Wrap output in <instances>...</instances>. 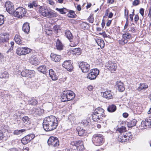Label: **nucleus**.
<instances>
[{
  "label": "nucleus",
  "instance_id": "obj_1",
  "mask_svg": "<svg viewBox=\"0 0 151 151\" xmlns=\"http://www.w3.org/2000/svg\"><path fill=\"white\" fill-rule=\"evenodd\" d=\"M58 124L57 119L54 116L45 118L43 123V128L46 131H50L56 128Z\"/></svg>",
  "mask_w": 151,
  "mask_h": 151
},
{
  "label": "nucleus",
  "instance_id": "obj_2",
  "mask_svg": "<svg viewBox=\"0 0 151 151\" xmlns=\"http://www.w3.org/2000/svg\"><path fill=\"white\" fill-rule=\"evenodd\" d=\"M105 116L104 110L100 107L96 109L92 114V119L95 122L104 118Z\"/></svg>",
  "mask_w": 151,
  "mask_h": 151
},
{
  "label": "nucleus",
  "instance_id": "obj_3",
  "mask_svg": "<svg viewBox=\"0 0 151 151\" xmlns=\"http://www.w3.org/2000/svg\"><path fill=\"white\" fill-rule=\"evenodd\" d=\"M75 96V94L72 91L69 90L65 91L61 95V100L63 102L69 101L73 99Z\"/></svg>",
  "mask_w": 151,
  "mask_h": 151
},
{
  "label": "nucleus",
  "instance_id": "obj_4",
  "mask_svg": "<svg viewBox=\"0 0 151 151\" xmlns=\"http://www.w3.org/2000/svg\"><path fill=\"white\" fill-rule=\"evenodd\" d=\"M26 13V11L24 8L19 7L14 10L12 14L14 17L21 18L24 17Z\"/></svg>",
  "mask_w": 151,
  "mask_h": 151
},
{
  "label": "nucleus",
  "instance_id": "obj_5",
  "mask_svg": "<svg viewBox=\"0 0 151 151\" xmlns=\"http://www.w3.org/2000/svg\"><path fill=\"white\" fill-rule=\"evenodd\" d=\"M93 143L96 146L101 145L103 142V138L102 135L100 134H94L92 138Z\"/></svg>",
  "mask_w": 151,
  "mask_h": 151
},
{
  "label": "nucleus",
  "instance_id": "obj_6",
  "mask_svg": "<svg viewBox=\"0 0 151 151\" xmlns=\"http://www.w3.org/2000/svg\"><path fill=\"white\" fill-rule=\"evenodd\" d=\"M70 145L75 146L78 151H82L84 149L83 143V141L80 140L72 142Z\"/></svg>",
  "mask_w": 151,
  "mask_h": 151
},
{
  "label": "nucleus",
  "instance_id": "obj_7",
  "mask_svg": "<svg viewBox=\"0 0 151 151\" xmlns=\"http://www.w3.org/2000/svg\"><path fill=\"white\" fill-rule=\"evenodd\" d=\"M31 49L27 47H19L16 50V53L19 55H25L31 51Z\"/></svg>",
  "mask_w": 151,
  "mask_h": 151
},
{
  "label": "nucleus",
  "instance_id": "obj_8",
  "mask_svg": "<svg viewBox=\"0 0 151 151\" xmlns=\"http://www.w3.org/2000/svg\"><path fill=\"white\" fill-rule=\"evenodd\" d=\"M48 144L54 147H57L59 145V142L58 138L54 137H51L48 139Z\"/></svg>",
  "mask_w": 151,
  "mask_h": 151
},
{
  "label": "nucleus",
  "instance_id": "obj_9",
  "mask_svg": "<svg viewBox=\"0 0 151 151\" xmlns=\"http://www.w3.org/2000/svg\"><path fill=\"white\" fill-rule=\"evenodd\" d=\"M99 71L97 69L91 70V72L88 73L87 76L88 78L91 80L95 79L97 76L99 74Z\"/></svg>",
  "mask_w": 151,
  "mask_h": 151
},
{
  "label": "nucleus",
  "instance_id": "obj_10",
  "mask_svg": "<svg viewBox=\"0 0 151 151\" xmlns=\"http://www.w3.org/2000/svg\"><path fill=\"white\" fill-rule=\"evenodd\" d=\"M107 69L111 73H114L117 68L116 63L111 61H109L106 64Z\"/></svg>",
  "mask_w": 151,
  "mask_h": 151
},
{
  "label": "nucleus",
  "instance_id": "obj_11",
  "mask_svg": "<svg viewBox=\"0 0 151 151\" xmlns=\"http://www.w3.org/2000/svg\"><path fill=\"white\" fill-rule=\"evenodd\" d=\"M79 67L83 73H87L89 70L90 66L86 62H81L79 64Z\"/></svg>",
  "mask_w": 151,
  "mask_h": 151
},
{
  "label": "nucleus",
  "instance_id": "obj_12",
  "mask_svg": "<svg viewBox=\"0 0 151 151\" xmlns=\"http://www.w3.org/2000/svg\"><path fill=\"white\" fill-rule=\"evenodd\" d=\"M5 6L7 12L9 14H12L14 10L13 4L10 1H7L6 3Z\"/></svg>",
  "mask_w": 151,
  "mask_h": 151
},
{
  "label": "nucleus",
  "instance_id": "obj_13",
  "mask_svg": "<svg viewBox=\"0 0 151 151\" xmlns=\"http://www.w3.org/2000/svg\"><path fill=\"white\" fill-rule=\"evenodd\" d=\"M62 66L70 72H71L73 68L70 60H66L64 61L62 64Z\"/></svg>",
  "mask_w": 151,
  "mask_h": 151
},
{
  "label": "nucleus",
  "instance_id": "obj_14",
  "mask_svg": "<svg viewBox=\"0 0 151 151\" xmlns=\"http://www.w3.org/2000/svg\"><path fill=\"white\" fill-rule=\"evenodd\" d=\"M120 134L119 135V141L121 142H127L130 139H132V137L127 136L126 135L122 134L123 133H120Z\"/></svg>",
  "mask_w": 151,
  "mask_h": 151
},
{
  "label": "nucleus",
  "instance_id": "obj_15",
  "mask_svg": "<svg viewBox=\"0 0 151 151\" xmlns=\"http://www.w3.org/2000/svg\"><path fill=\"white\" fill-rule=\"evenodd\" d=\"M141 125L144 129L151 128V120L150 119H146L145 121L141 122Z\"/></svg>",
  "mask_w": 151,
  "mask_h": 151
},
{
  "label": "nucleus",
  "instance_id": "obj_16",
  "mask_svg": "<svg viewBox=\"0 0 151 151\" xmlns=\"http://www.w3.org/2000/svg\"><path fill=\"white\" fill-rule=\"evenodd\" d=\"M22 39V38L20 35H15L14 40L17 44L21 45H24L25 43Z\"/></svg>",
  "mask_w": 151,
  "mask_h": 151
},
{
  "label": "nucleus",
  "instance_id": "obj_17",
  "mask_svg": "<svg viewBox=\"0 0 151 151\" xmlns=\"http://www.w3.org/2000/svg\"><path fill=\"white\" fill-rule=\"evenodd\" d=\"M49 9H47L46 8L43 7L42 6H40L39 10V12L40 14L43 17H46L47 13H48V11Z\"/></svg>",
  "mask_w": 151,
  "mask_h": 151
},
{
  "label": "nucleus",
  "instance_id": "obj_18",
  "mask_svg": "<svg viewBox=\"0 0 151 151\" xmlns=\"http://www.w3.org/2000/svg\"><path fill=\"white\" fill-rule=\"evenodd\" d=\"M50 56L52 60L56 62L60 61L61 58L60 55L54 53H51Z\"/></svg>",
  "mask_w": 151,
  "mask_h": 151
},
{
  "label": "nucleus",
  "instance_id": "obj_19",
  "mask_svg": "<svg viewBox=\"0 0 151 151\" xmlns=\"http://www.w3.org/2000/svg\"><path fill=\"white\" fill-rule=\"evenodd\" d=\"M43 112V110L40 108H33L32 109V114L35 116L41 115Z\"/></svg>",
  "mask_w": 151,
  "mask_h": 151
},
{
  "label": "nucleus",
  "instance_id": "obj_20",
  "mask_svg": "<svg viewBox=\"0 0 151 151\" xmlns=\"http://www.w3.org/2000/svg\"><path fill=\"white\" fill-rule=\"evenodd\" d=\"M116 86L118 88L119 91L120 92L123 91L125 88L123 85V84L120 81H117L116 83Z\"/></svg>",
  "mask_w": 151,
  "mask_h": 151
},
{
  "label": "nucleus",
  "instance_id": "obj_21",
  "mask_svg": "<svg viewBox=\"0 0 151 151\" xmlns=\"http://www.w3.org/2000/svg\"><path fill=\"white\" fill-rule=\"evenodd\" d=\"M56 47L57 49L59 50H62L63 49V45L59 39H57L56 41Z\"/></svg>",
  "mask_w": 151,
  "mask_h": 151
},
{
  "label": "nucleus",
  "instance_id": "obj_22",
  "mask_svg": "<svg viewBox=\"0 0 151 151\" xmlns=\"http://www.w3.org/2000/svg\"><path fill=\"white\" fill-rule=\"evenodd\" d=\"M9 34H7L2 35L0 39V42L4 43L8 42L9 39Z\"/></svg>",
  "mask_w": 151,
  "mask_h": 151
},
{
  "label": "nucleus",
  "instance_id": "obj_23",
  "mask_svg": "<svg viewBox=\"0 0 151 151\" xmlns=\"http://www.w3.org/2000/svg\"><path fill=\"white\" fill-rule=\"evenodd\" d=\"M148 87V85L145 83H140L139 85V86L137 88V90L138 91H140L142 90H146Z\"/></svg>",
  "mask_w": 151,
  "mask_h": 151
},
{
  "label": "nucleus",
  "instance_id": "obj_24",
  "mask_svg": "<svg viewBox=\"0 0 151 151\" xmlns=\"http://www.w3.org/2000/svg\"><path fill=\"white\" fill-rule=\"evenodd\" d=\"M30 27L28 23L26 22L23 24L22 30L25 33L28 34L29 31Z\"/></svg>",
  "mask_w": 151,
  "mask_h": 151
},
{
  "label": "nucleus",
  "instance_id": "obj_25",
  "mask_svg": "<svg viewBox=\"0 0 151 151\" xmlns=\"http://www.w3.org/2000/svg\"><path fill=\"white\" fill-rule=\"evenodd\" d=\"M104 97L108 99H111L112 98V96L110 91H106L103 94Z\"/></svg>",
  "mask_w": 151,
  "mask_h": 151
},
{
  "label": "nucleus",
  "instance_id": "obj_26",
  "mask_svg": "<svg viewBox=\"0 0 151 151\" xmlns=\"http://www.w3.org/2000/svg\"><path fill=\"white\" fill-rule=\"evenodd\" d=\"M70 52L74 55H79L81 53V49L79 48H76L70 50Z\"/></svg>",
  "mask_w": 151,
  "mask_h": 151
},
{
  "label": "nucleus",
  "instance_id": "obj_27",
  "mask_svg": "<svg viewBox=\"0 0 151 151\" xmlns=\"http://www.w3.org/2000/svg\"><path fill=\"white\" fill-rule=\"evenodd\" d=\"M38 71L43 74H46L48 71V70L45 65H41L39 66L37 68Z\"/></svg>",
  "mask_w": 151,
  "mask_h": 151
},
{
  "label": "nucleus",
  "instance_id": "obj_28",
  "mask_svg": "<svg viewBox=\"0 0 151 151\" xmlns=\"http://www.w3.org/2000/svg\"><path fill=\"white\" fill-rule=\"evenodd\" d=\"M116 106L114 104L109 105L107 109L108 111L110 112H113L116 110Z\"/></svg>",
  "mask_w": 151,
  "mask_h": 151
},
{
  "label": "nucleus",
  "instance_id": "obj_29",
  "mask_svg": "<svg viewBox=\"0 0 151 151\" xmlns=\"http://www.w3.org/2000/svg\"><path fill=\"white\" fill-rule=\"evenodd\" d=\"M137 121L135 119H132L127 122V125L129 127H131L135 126L137 123Z\"/></svg>",
  "mask_w": 151,
  "mask_h": 151
},
{
  "label": "nucleus",
  "instance_id": "obj_30",
  "mask_svg": "<svg viewBox=\"0 0 151 151\" xmlns=\"http://www.w3.org/2000/svg\"><path fill=\"white\" fill-rule=\"evenodd\" d=\"M65 34L66 37L70 42H71V41L73 40V37L71 33L69 30H66L65 32Z\"/></svg>",
  "mask_w": 151,
  "mask_h": 151
},
{
  "label": "nucleus",
  "instance_id": "obj_31",
  "mask_svg": "<svg viewBox=\"0 0 151 151\" xmlns=\"http://www.w3.org/2000/svg\"><path fill=\"white\" fill-rule=\"evenodd\" d=\"M96 42L98 45L100 46L101 48L102 49L104 48L105 45V43L104 41L103 40L101 39H98L96 40Z\"/></svg>",
  "mask_w": 151,
  "mask_h": 151
},
{
  "label": "nucleus",
  "instance_id": "obj_32",
  "mask_svg": "<svg viewBox=\"0 0 151 151\" xmlns=\"http://www.w3.org/2000/svg\"><path fill=\"white\" fill-rule=\"evenodd\" d=\"M131 35L128 33H126L122 35V38L127 42L129 40L131 39Z\"/></svg>",
  "mask_w": 151,
  "mask_h": 151
},
{
  "label": "nucleus",
  "instance_id": "obj_33",
  "mask_svg": "<svg viewBox=\"0 0 151 151\" xmlns=\"http://www.w3.org/2000/svg\"><path fill=\"white\" fill-rule=\"evenodd\" d=\"M48 13L46 16V17L48 18H52L56 17V14L52 11H50V9L48 11Z\"/></svg>",
  "mask_w": 151,
  "mask_h": 151
},
{
  "label": "nucleus",
  "instance_id": "obj_34",
  "mask_svg": "<svg viewBox=\"0 0 151 151\" xmlns=\"http://www.w3.org/2000/svg\"><path fill=\"white\" fill-rule=\"evenodd\" d=\"M38 6L37 3L36 1H34L32 3L28 4V6L30 8H33L34 7H36Z\"/></svg>",
  "mask_w": 151,
  "mask_h": 151
},
{
  "label": "nucleus",
  "instance_id": "obj_35",
  "mask_svg": "<svg viewBox=\"0 0 151 151\" xmlns=\"http://www.w3.org/2000/svg\"><path fill=\"white\" fill-rule=\"evenodd\" d=\"M9 77V74L7 72L4 71L0 75V78L7 79Z\"/></svg>",
  "mask_w": 151,
  "mask_h": 151
},
{
  "label": "nucleus",
  "instance_id": "obj_36",
  "mask_svg": "<svg viewBox=\"0 0 151 151\" xmlns=\"http://www.w3.org/2000/svg\"><path fill=\"white\" fill-rule=\"evenodd\" d=\"M28 103L29 104L35 105L37 104V101L36 99L34 98H33L29 101Z\"/></svg>",
  "mask_w": 151,
  "mask_h": 151
},
{
  "label": "nucleus",
  "instance_id": "obj_37",
  "mask_svg": "<svg viewBox=\"0 0 151 151\" xmlns=\"http://www.w3.org/2000/svg\"><path fill=\"white\" fill-rule=\"evenodd\" d=\"M56 10L59 12L61 14H65L68 11L67 9L64 8H63L62 9H59L58 8H56Z\"/></svg>",
  "mask_w": 151,
  "mask_h": 151
},
{
  "label": "nucleus",
  "instance_id": "obj_38",
  "mask_svg": "<svg viewBox=\"0 0 151 151\" xmlns=\"http://www.w3.org/2000/svg\"><path fill=\"white\" fill-rule=\"evenodd\" d=\"M35 74V72L34 71L29 70L27 76V77L29 78H32L34 76Z\"/></svg>",
  "mask_w": 151,
  "mask_h": 151
},
{
  "label": "nucleus",
  "instance_id": "obj_39",
  "mask_svg": "<svg viewBox=\"0 0 151 151\" xmlns=\"http://www.w3.org/2000/svg\"><path fill=\"white\" fill-rule=\"evenodd\" d=\"M28 137H26V136L22 138L21 140V142L23 144L26 145L30 142V141L29 140V139H28Z\"/></svg>",
  "mask_w": 151,
  "mask_h": 151
},
{
  "label": "nucleus",
  "instance_id": "obj_40",
  "mask_svg": "<svg viewBox=\"0 0 151 151\" xmlns=\"http://www.w3.org/2000/svg\"><path fill=\"white\" fill-rule=\"evenodd\" d=\"M68 17H69L74 18L75 17L76 15L75 14L74 11H71L69 14H68Z\"/></svg>",
  "mask_w": 151,
  "mask_h": 151
},
{
  "label": "nucleus",
  "instance_id": "obj_41",
  "mask_svg": "<svg viewBox=\"0 0 151 151\" xmlns=\"http://www.w3.org/2000/svg\"><path fill=\"white\" fill-rule=\"evenodd\" d=\"M29 70H25L22 71L21 73V75L23 77H27Z\"/></svg>",
  "mask_w": 151,
  "mask_h": 151
},
{
  "label": "nucleus",
  "instance_id": "obj_42",
  "mask_svg": "<svg viewBox=\"0 0 151 151\" xmlns=\"http://www.w3.org/2000/svg\"><path fill=\"white\" fill-rule=\"evenodd\" d=\"M126 127L122 126L121 127H119L117 129V131L119 132H126Z\"/></svg>",
  "mask_w": 151,
  "mask_h": 151
},
{
  "label": "nucleus",
  "instance_id": "obj_43",
  "mask_svg": "<svg viewBox=\"0 0 151 151\" xmlns=\"http://www.w3.org/2000/svg\"><path fill=\"white\" fill-rule=\"evenodd\" d=\"M22 120L25 124H27L29 123V119L27 116H25L23 117L22 119Z\"/></svg>",
  "mask_w": 151,
  "mask_h": 151
},
{
  "label": "nucleus",
  "instance_id": "obj_44",
  "mask_svg": "<svg viewBox=\"0 0 151 151\" xmlns=\"http://www.w3.org/2000/svg\"><path fill=\"white\" fill-rule=\"evenodd\" d=\"M26 136L28 137V139H29V140L30 141L33 139L35 137L34 134H29Z\"/></svg>",
  "mask_w": 151,
  "mask_h": 151
},
{
  "label": "nucleus",
  "instance_id": "obj_45",
  "mask_svg": "<svg viewBox=\"0 0 151 151\" xmlns=\"http://www.w3.org/2000/svg\"><path fill=\"white\" fill-rule=\"evenodd\" d=\"M119 42L120 44L122 45H124L125 44L127 43V41L125 40L124 38H122L121 40H119Z\"/></svg>",
  "mask_w": 151,
  "mask_h": 151
},
{
  "label": "nucleus",
  "instance_id": "obj_46",
  "mask_svg": "<svg viewBox=\"0 0 151 151\" xmlns=\"http://www.w3.org/2000/svg\"><path fill=\"white\" fill-rule=\"evenodd\" d=\"M4 16L2 15H0V26L3 24L4 22Z\"/></svg>",
  "mask_w": 151,
  "mask_h": 151
},
{
  "label": "nucleus",
  "instance_id": "obj_47",
  "mask_svg": "<svg viewBox=\"0 0 151 151\" xmlns=\"http://www.w3.org/2000/svg\"><path fill=\"white\" fill-rule=\"evenodd\" d=\"M89 22L91 23H93L94 21V19L93 16L91 15L88 19Z\"/></svg>",
  "mask_w": 151,
  "mask_h": 151
},
{
  "label": "nucleus",
  "instance_id": "obj_48",
  "mask_svg": "<svg viewBox=\"0 0 151 151\" xmlns=\"http://www.w3.org/2000/svg\"><path fill=\"white\" fill-rule=\"evenodd\" d=\"M76 130L77 132H84L85 130L83 128H82L81 127L78 126L76 128Z\"/></svg>",
  "mask_w": 151,
  "mask_h": 151
},
{
  "label": "nucleus",
  "instance_id": "obj_49",
  "mask_svg": "<svg viewBox=\"0 0 151 151\" xmlns=\"http://www.w3.org/2000/svg\"><path fill=\"white\" fill-rule=\"evenodd\" d=\"M89 122L87 120H83L81 122V123L83 124L86 126L88 125Z\"/></svg>",
  "mask_w": 151,
  "mask_h": 151
},
{
  "label": "nucleus",
  "instance_id": "obj_50",
  "mask_svg": "<svg viewBox=\"0 0 151 151\" xmlns=\"http://www.w3.org/2000/svg\"><path fill=\"white\" fill-rule=\"evenodd\" d=\"M139 0H135L133 2L132 4L134 6L138 5L139 4Z\"/></svg>",
  "mask_w": 151,
  "mask_h": 151
},
{
  "label": "nucleus",
  "instance_id": "obj_51",
  "mask_svg": "<svg viewBox=\"0 0 151 151\" xmlns=\"http://www.w3.org/2000/svg\"><path fill=\"white\" fill-rule=\"evenodd\" d=\"M50 77L53 80H55L57 79V76L56 75L55 73L53 75H51Z\"/></svg>",
  "mask_w": 151,
  "mask_h": 151
},
{
  "label": "nucleus",
  "instance_id": "obj_52",
  "mask_svg": "<svg viewBox=\"0 0 151 151\" xmlns=\"http://www.w3.org/2000/svg\"><path fill=\"white\" fill-rule=\"evenodd\" d=\"M50 77L53 80H55L57 79V76L56 75L55 73L53 75H51Z\"/></svg>",
  "mask_w": 151,
  "mask_h": 151
},
{
  "label": "nucleus",
  "instance_id": "obj_53",
  "mask_svg": "<svg viewBox=\"0 0 151 151\" xmlns=\"http://www.w3.org/2000/svg\"><path fill=\"white\" fill-rule=\"evenodd\" d=\"M59 27L58 26L55 25L53 27V29L55 33H57L58 32V30Z\"/></svg>",
  "mask_w": 151,
  "mask_h": 151
},
{
  "label": "nucleus",
  "instance_id": "obj_54",
  "mask_svg": "<svg viewBox=\"0 0 151 151\" xmlns=\"http://www.w3.org/2000/svg\"><path fill=\"white\" fill-rule=\"evenodd\" d=\"M78 44V43L75 42H74L72 41V40L70 42V45L71 47H73L76 46Z\"/></svg>",
  "mask_w": 151,
  "mask_h": 151
},
{
  "label": "nucleus",
  "instance_id": "obj_55",
  "mask_svg": "<svg viewBox=\"0 0 151 151\" xmlns=\"http://www.w3.org/2000/svg\"><path fill=\"white\" fill-rule=\"evenodd\" d=\"M30 57L33 58L35 59V60H37V55H35V53L32 55L31 54H30Z\"/></svg>",
  "mask_w": 151,
  "mask_h": 151
},
{
  "label": "nucleus",
  "instance_id": "obj_56",
  "mask_svg": "<svg viewBox=\"0 0 151 151\" xmlns=\"http://www.w3.org/2000/svg\"><path fill=\"white\" fill-rule=\"evenodd\" d=\"M144 11V9L142 8H141L139 10V13L141 14L143 17Z\"/></svg>",
  "mask_w": 151,
  "mask_h": 151
},
{
  "label": "nucleus",
  "instance_id": "obj_57",
  "mask_svg": "<svg viewBox=\"0 0 151 151\" xmlns=\"http://www.w3.org/2000/svg\"><path fill=\"white\" fill-rule=\"evenodd\" d=\"M55 73V72L52 69H50L49 70V74L50 77L51 76V75H53Z\"/></svg>",
  "mask_w": 151,
  "mask_h": 151
},
{
  "label": "nucleus",
  "instance_id": "obj_58",
  "mask_svg": "<svg viewBox=\"0 0 151 151\" xmlns=\"http://www.w3.org/2000/svg\"><path fill=\"white\" fill-rule=\"evenodd\" d=\"M37 60H29V62L31 63L33 65H35L37 64Z\"/></svg>",
  "mask_w": 151,
  "mask_h": 151
},
{
  "label": "nucleus",
  "instance_id": "obj_59",
  "mask_svg": "<svg viewBox=\"0 0 151 151\" xmlns=\"http://www.w3.org/2000/svg\"><path fill=\"white\" fill-rule=\"evenodd\" d=\"M139 19V17L137 15H136L134 18L135 22L137 23Z\"/></svg>",
  "mask_w": 151,
  "mask_h": 151
},
{
  "label": "nucleus",
  "instance_id": "obj_60",
  "mask_svg": "<svg viewBox=\"0 0 151 151\" xmlns=\"http://www.w3.org/2000/svg\"><path fill=\"white\" fill-rule=\"evenodd\" d=\"M129 24V22L128 21H126V24H125V25L124 26V29H127V27L128 26Z\"/></svg>",
  "mask_w": 151,
  "mask_h": 151
},
{
  "label": "nucleus",
  "instance_id": "obj_61",
  "mask_svg": "<svg viewBox=\"0 0 151 151\" xmlns=\"http://www.w3.org/2000/svg\"><path fill=\"white\" fill-rule=\"evenodd\" d=\"M123 116L124 118H127L128 116V114L127 113H124L123 114Z\"/></svg>",
  "mask_w": 151,
  "mask_h": 151
},
{
  "label": "nucleus",
  "instance_id": "obj_62",
  "mask_svg": "<svg viewBox=\"0 0 151 151\" xmlns=\"http://www.w3.org/2000/svg\"><path fill=\"white\" fill-rule=\"evenodd\" d=\"M49 4L52 5H54L55 4V2L53 1L50 0L49 1Z\"/></svg>",
  "mask_w": 151,
  "mask_h": 151
},
{
  "label": "nucleus",
  "instance_id": "obj_63",
  "mask_svg": "<svg viewBox=\"0 0 151 151\" xmlns=\"http://www.w3.org/2000/svg\"><path fill=\"white\" fill-rule=\"evenodd\" d=\"M111 23V20H108V22H107L106 25L107 26H109Z\"/></svg>",
  "mask_w": 151,
  "mask_h": 151
},
{
  "label": "nucleus",
  "instance_id": "obj_64",
  "mask_svg": "<svg viewBox=\"0 0 151 151\" xmlns=\"http://www.w3.org/2000/svg\"><path fill=\"white\" fill-rule=\"evenodd\" d=\"M76 8H77V9L78 11H80L81 10V5H77V6Z\"/></svg>",
  "mask_w": 151,
  "mask_h": 151
}]
</instances>
